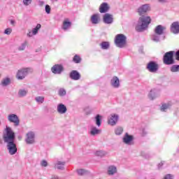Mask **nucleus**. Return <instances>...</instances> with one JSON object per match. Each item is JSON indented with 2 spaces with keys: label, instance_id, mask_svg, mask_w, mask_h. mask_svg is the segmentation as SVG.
Returning a JSON list of instances; mask_svg holds the SVG:
<instances>
[{
  "label": "nucleus",
  "instance_id": "13",
  "mask_svg": "<svg viewBox=\"0 0 179 179\" xmlns=\"http://www.w3.org/2000/svg\"><path fill=\"white\" fill-rule=\"evenodd\" d=\"M64 66L62 64H55L51 68V72H52L55 75H61L64 72Z\"/></svg>",
  "mask_w": 179,
  "mask_h": 179
},
{
  "label": "nucleus",
  "instance_id": "39",
  "mask_svg": "<svg viewBox=\"0 0 179 179\" xmlns=\"http://www.w3.org/2000/svg\"><path fill=\"white\" fill-rule=\"evenodd\" d=\"M92 108L90 106H87L84 108V113L86 114V115L92 114Z\"/></svg>",
  "mask_w": 179,
  "mask_h": 179
},
{
  "label": "nucleus",
  "instance_id": "33",
  "mask_svg": "<svg viewBox=\"0 0 179 179\" xmlns=\"http://www.w3.org/2000/svg\"><path fill=\"white\" fill-rule=\"evenodd\" d=\"M58 95L60 97H64V96H66V90L64 88H59L58 90Z\"/></svg>",
  "mask_w": 179,
  "mask_h": 179
},
{
  "label": "nucleus",
  "instance_id": "53",
  "mask_svg": "<svg viewBox=\"0 0 179 179\" xmlns=\"http://www.w3.org/2000/svg\"><path fill=\"white\" fill-rule=\"evenodd\" d=\"M147 134H148V131H146V130L143 129V134L146 135Z\"/></svg>",
  "mask_w": 179,
  "mask_h": 179
},
{
  "label": "nucleus",
  "instance_id": "32",
  "mask_svg": "<svg viewBox=\"0 0 179 179\" xmlns=\"http://www.w3.org/2000/svg\"><path fill=\"white\" fill-rule=\"evenodd\" d=\"M100 45L102 50H108L110 48V43L107 41L102 42Z\"/></svg>",
  "mask_w": 179,
  "mask_h": 179
},
{
  "label": "nucleus",
  "instance_id": "42",
  "mask_svg": "<svg viewBox=\"0 0 179 179\" xmlns=\"http://www.w3.org/2000/svg\"><path fill=\"white\" fill-rule=\"evenodd\" d=\"M31 2H33V0H23L24 6H29V5L31 4Z\"/></svg>",
  "mask_w": 179,
  "mask_h": 179
},
{
  "label": "nucleus",
  "instance_id": "14",
  "mask_svg": "<svg viewBox=\"0 0 179 179\" xmlns=\"http://www.w3.org/2000/svg\"><path fill=\"white\" fill-rule=\"evenodd\" d=\"M171 33L173 34H179V22H173L170 27Z\"/></svg>",
  "mask_w": 179,
  "mask_h": 179
},
{
  "label": "nucleus",
  "instance_id": "12",
  "mask_svg": "<svg viewBox=\"0 0 179 179\" xmlns=\"http://www.w3.org/2000/svg\"><path fill=\"white\" fill-rule=\"evenodd\" d=\"M8 120L9 121V122H13L15 127H19L20 124V120H19V117L16 114L8 115Z\"/></svg>",
  "mask_w": 179,
  "mask_h": 179
},
{
  "label": "nucleus",
  "instance_id": "46",
  "mask_svg": "<svg viewBox=\"0 0 179 179\" xmlns=\"http://www.w3.org/2000/svg\"><path fill=\"white\" fill-rule=\"evenodd\" d=\"M164 179H173V175H171V174H167L166 176H165V177L164 178Z\"/></svg>",
  "mask_w": 179,
  "mask_h": 179
},
{
  "label": "nucleus",
  "instance_id": "19",
  "mask_svg": "<svg viewBox=\"0 0 179 179\" xmlns=\"http://www.w3.org/2000/svg\"><path fill=\"white\" fill-rule=\"evenodd\" d=\"M110 10V6H108V3H102L99 6V12L100 13H107Z\"/></svg>",
  "mask_w": 179,
  "mask_h": 179
},
{
  "label": "nucleus",
  "instance_id": "7",
  "mask_svg": "<svg viewBox=\"0 0 179 179\" xmlns=\"http://www.w3.org/2000/svg\"><path fill=\"white\" fill-rule=\"evenodd\" d=\"M146 69L151 73H156L159 71V64L155 61H150L146 66Z\"/></svg>",
  "mask_w": 179,
  "mask_h": 179
},
{
  "label": "nucleus",
  "instance_id": "16",
  "mask_svg": "<svg viewBox=\"0 0 179 179\" xmlns=\"http://www.w3.org/2000/svg\"><path fill=\"white\" fill-rule=\"evenodd\" d=\"M69 78L72 80H79L80 79V73L76 70H73L69 73Z\"/></svg>",
  "mask_w": 179,
  "mask_h": 179
},
{
  "label": "nucleus",
  "instance_id": "47",
  "mask_svg": "<svg viewBox=\"0 0 179 179\" xmlns=\"http://www.w3.org/2000/svg\"><path fill=\"white\" fill-rule=\"evenodd\" d=\"M176 60L179 61V50L175 53Z\"/></svg>",
  "mask_w": 179,
  "mask_h": 179
},
{
  "label": "nucleus",
  "instance_id": "3",
  "mask_svg": "<svg viewBox=\"0 0 179 179\" xmlns=\"http://www.w3.org/2000/svg\"><path fill=\"white\" fill-rule=\"evenodd\" d=\"M166 30V27L163 25H157L155 27L154 34L150 36L151 41L154 43H160L161 40H164L166 36H163V34H164Z\"/></svg>",
  "mask_w": 179,
  "mask_h": 179
},
{
  "label": "nucleus",
  "instance_id": "8",
  "mask_svg": "<svg viewBox=\"0 0 179 179\" xmlns=\"http://www.w3.org/2000/svg\"><path fill=\"white\" fill-rule=\"evenodd\" d=\"M120 120V115L116 113H112L108 117V124L111 125V127H115L117 125Z\"/></svg>",
  "mask_w": 179,
  "mask_h": 179
},
{
  "label": "nucleus",
  "instance_id": "5",
  "mask_svg": "<svg viewBox=\"0 0 179 179\" xmlns=\"http://www.w3.org/2000/svg\"><path fill=\"white\" fill-rule=\"evenodd\" d=\"M163 62L165 65H174V51H169L164 54L163 57Z\"/></svg>",
  "mask_w": 179,
  "mask_h": 179
},
{
  "label": "nucleus",
  "instance_id": "15",
  "mask_svg": "<svg viewBox=\"0 0 179 179\" xmlns=\"http://www.w3.org/2000/svg\"><path fill=\"white\" fill-rule=\"evenodd\" d=\"M118 173V170L117 169V167L115 165H109L107 167V174L108 176H115Z\"/></svg>",
  "mask_w": 179,
  "mask_h": 179
},
{
  "label": "nucleus",
  "instance_id": "54",
  "mask_svg": "<svg viewBox=\"0 0 179 179\" xmlns=\"http://www.w3.org/2000/svg\"><path fill=\"white\" fill-rule=\"evenodd\" d=\"M0 125H1V121H0Z\"/></svg>",
  "mask_w": 179,
  "mask_h": 179
},
{
  "label": "nucleus",
  "instance_id": "34",
  "mask_svg": "<svg viewBox=\"0 0 179 179\" xmlns=\"http://www.w3.org/2000/svg\"><path fill=\"white\" fill-rule=\"evenodd\" d=\"M96 156L99 157H104L107 155V152L103 150H98L95 152Z\"/></svg>",
  "mask_w": 179,
  "mask_h": 179
},
{
  "label": "nucleus",
  "instance_id": "17",
  "mask_svg": "<svg viewBox=\"0 0 179 179\" xmlns=\"http://www.w3.org/2000/svg\"><path fill=\"white\" fill-rule=\"evenodd\" d=\"M160 94H159V91L156 89L151 90L148 94V98L150 100H155L157 97H159Z\"/></svg>",
  "mask_w": 179,
  "mask_h": 179
},
{
  "label": "nucleus",
  "instance_id": "25",
  "mask_svg": "<svg viewBox=\"0 0 179 179\" xmlns=\"http://www.w3.org/2000/svg\"><path fill=\"white\" fill-rule=\"evenodd\" d=\"M65 164V162L57 161L55 163V169H57V170H64Z\"/></svg>",
  "mask_w": 179,
  "mask_h": 179
},
{
  "label": "nucleus",
  "instance_id": "21",
  "mask_svg": "<svg viewBox=\"0 0 179 179\" xmlns=\"http://www.w3.org/2000/svg\"><path fill=\"white\" fill-rule=\"evenodd\" d=\"M72 22L69 21V19L66 18L64 20L62 29L66 31L68 29H71Z\"/></svg>",
  "mask_w": 179,
  "mask_h": 179
},
{
  "label": "nucleus",
  "instance_id": "24",
  "mask_svg": "<svg viewBox=\"0 0 179 179\" xmlns=\"http://www.w3.org/2000/svg\"><path fill=\"white\" fill-rule=\"evenodd\" d=\"M11 82L12 80L9 77L3 78V80L1 82V86H3V87H6V86H9V85H10Z\"/></svg>",
  "mask_w": 179,
  "mask_h": 179
},
{
  "label": "nucleus",
  "instance_id": "41",
  "mask_svg": "<svg viewBox=\"0 0 179 179\" xmlns=\"http://www.w3.org/2000/svg\"><path fill=\"white\" fill-rule=\"evenodd\" d=\"M45 11L46 12V13L48 15H50V13H51V7L50 6V5H48V4L45 5Z\"/></svg>",
  "mask_w": 179,
  "mask_h": 179
},
{
  "label": "nucleus",
  "instance_id": "20",
  "mask_svg": "<svg viewBox=\"0 0 179 179\" xmlns=\"http://www.w3.org/2000/svg\"><path fill=\"white\" fill-rule=\"evenodd\" d=\"M91 23L92 24H99L100 23V15L94 14L91 16Z\"/></svg>",
  "mask_w": 179,
  "mask_h": 179
},
{
  "label": "nucleus",
  "instance_id": "35",
  "mask_svg": "<svg viewBox=\"0 0 179 179\" xmlns=\"http://www.w3.org/2000/svg\"><path fill=\"white\" fill-rule=\"evenodd\" d=\"M41 29V24H38L36 27L32 29V34H34V36H36V34L38 33V30H40Z\"/></svg>",
  "mask_w": 179,
  "mask_h": 179
},
{
  "label": "nucleus",
  "instance_id": "44",
  "mask_svg": "<svg viewBox=\"0 0 179 179\" xmlns=\"http://www.w3.org/2000/svg\"><path fill=\"white\" fill-rule=\"evenodd\" d=\"M41 166H42V167H47V166H48V162H47V161H45V160H42L41 162Z\"/></svg>",
  "mask_w": 179,
  "mask_h": 179
},
{
  "label": "nucleus",
  "instance_id": "50",
  "mask_svg": "<svg viewBox=\"0 0 179 179\" xmlns=\"http://www.w3.org/2000/svg\"><path fill=\"white\" fill-rule=\"evenodd\" d=\"M51 179H59V177L56 175H52Z\"/></svg>",
  "mask_w": 179,
  "mask_h": 179
},
{
  "label": "nucleus",
  "instance_id": "49",
  "mask_svg": "<svg viewBox=\"0 0 179 179\" xmlns=\"http://www.w3.org/2000/svg\"><path fill=\"white\" fill-rule=\"evenodd\" d=\"M33 36H34V34H33L32 31H29V32L27 34V36H28V37H33Z\"/></svg>",
  "mask_w": 179,
  "mask_h": 179
},
{
  "label": "nucleus",
  "instance_id": "29",
  "mask_svg": "<svg viewBox=\"0 0 179 179\" xmlns=\"http://www.w3.org/2000/svg\"><path fill=\"white\" fill-rule=\"evenodd\" d=\"M101 118H103V116L101 115H96L95 117V123L99 127L101 126Z\"/></svg>",
  "mask_w": 179,
  "mask_h": 179
},
{
  "label": "nucleus",
  "instance_id": "48",
  "mask_svg": "<svg viewBox=\"0 0 179 179\" xmlns=\"http://www.w3.org/2000/svg\"><path fill=\"white\" fill-rule=\"evenodd\" d=\"M164 164V162H161L159 164H158V168L160 169H162V167H163V165Z\"/></svg>",
  "mask_w": 179,
  "mask_h": 179
},
{
  "label": "nucleus",
  "instance_id": "37",
  "mask_svg": "<svg viewBox=\"0 0 179 179\" xmlns=\"http://www.w3.org/2000/svg\"><path fill=\"white\" fill-rule=\"evenodd\" d=\"M73 62H75V64H80V61H82V59L79 55H76L73 58Z\"/></svg>",
  "mask_w": 179,
  "mask_h": 179
},
{
  "label": "nucleus",
  "instance_id": "36",
  "mask_svg": "<svg viewBox=\"0 0 179 179\" xmlns=\"http://www.w3.org/2000/svg\"><path fill=\"white\" fill-rule=\"evenodd\" d=\"M35 101L38 104H43L44 103V96H36Z\"/></svg>",
  "mask_w": 179,
  "mask_h": 179
},
{
  "label": "nucleus",
  "instance_id": "28",
  "mask_svg": "<svg viewBox=\"0 0 179 179\" xmlns=\"http://www.w3.org/2000/svg\"><path fill=\"white\" fill-rule=\"evenodd\" d=\"M169 71L172 72V73H177L179 72V65L178 64H173L169 68Z\"/></svg>",
  "mask_w": 179,
  "mask_h": 179
},
{
  "label": "nucleus",
  "instance_id": "6",
  "mask_svg": "<svg viewBox=\"0 0 179 179\" xmlns=\"http://www.w3.org/2000/svg\"><path fill=\"white\" fill-rule=\"evenodd\" d=\"M115 43L117 47H119V48H124V47H125L127 45V36L122 34L116 35Z\"/></svg>",
  "mask_w": 179,
  "mask_h": 179
},
{
  "label": "nucleus",
  "instance_id": "18",
  "mask_svg": "<svg viewBox=\"0 0 179 179\" xmlns=\"http://www.w3.org/2000/svg\"><path fill=\"white\" fill-rule=\"evenodd\" d=\"M110 85L115 89H118L120 87V78L117 76H114L110 80Z\"/></svg>",
  "mask_w": 179,
  "mask_h": 179
},
{
  "label": "nucleus",
  "instance_id": "40",
  "mask_svg": "<svg viewBox=\"0 0 179 179\" xmlns=\"http://www.w3.org/2000/svg\"><path fill=\"white\" fill-rule=\"evenodd\" d=\"M141 155L145 159H150V155H149V153L145 152L144 151L141 152Z\"/></svg>",
  "mask_w": 179,
  "mask_h": 179
},
{
  "label": "nucleus",
  "instance_id": "45",
  "mask_svg": "<svg viewBox=\"0 0 179 179\" xmlns=\"http://www.w3.org/2000/svg\"><path fill=\"white\" fill-rule=\"evenodd\" d=\"M38 6L43 7V5H45V2L44 1L39 0L38 1Z\"/></svg>",
  "mask_w": 179,
  "mask_h": 179
},
{
  "label": "nucleus",
  "instance_id": "10",
  "mask_svg": "<svg viewBox=\"0 0 179 179\" xmlns=\"http://www.w3.org/2000/svg\"><path fill=\"white\" fill-rule=\"evenodd\" d=\"M122 142L125 145L132 146V145H134V136L129 135L128 133H125L122 138Z\"/></svg>",
  "mask_w": 179,
  "mask_h": 179
},
{
  "label": "nucleus",
  "instance_id": "51",
  "mask_svg": "<svg viewBox=\"0 0 179 179\" xmlns=\"http://www.w3.org/2000/svg\"><path fill=\"white\" fill-rule=\"evenodd\" d=\"M158 2H160L161 3H165V2H167L169 0H157Z\"/></svg>",
  "mask_w": 179,
  "mask_h": 179
},
{
  "label": "nucleus",
  "instance_id": "27",
  "mask_svg": "<svg viewBox=\"0 0 179 179\" xmlns=\"http://www.w3.org/2000/svg\"><path fill=\"white\" fill-rule=\"evenodd\" d=\"M100 132H101V129H97L96 127H92L91 128L90 135H92V136H96V135H99Z\"/></svg>",
  "mask_w": 179,
  "mask_h": 179
},
{
  "label": "nucleus",
  "instance_id": "52",
  "mask_svg": "<svg viewBox=\"0 0 179 179\" xmlns=\"http://www.w3.org/2000/svg\"><path fill=\"white\" fill-rule=\"evenodd\" d=\"M10 24H12V26H15V23H16V22L13 20H10Z\"/></svg>",
  "mask_w": 179,
  "mask_h": 179
},
{
  "label": "nucleus",
  "instance_id": "11",
  "mask_svg": "<svg viewBox=\"0 0 179 179\" xmlns=\"http://www.w3.org/2000/svg\"><path fill=\"white\" fill-rule=\"evenodd\" d=\"M36 134L34 131H29L26 135L25 142L28 145H33L36 142Z\"/></svg>",
  "mask_w": 179,
  "mask_h": 179
},
{
  "label": "nucleus",
  "instance_id": "1",
  "mask_svg": "<svg viewBox=\"0 0 179 179\" xmlns=\"http://www.w3.org/2000/svg\"><path fill=\"white\" fill-rule=\"evenodd\" d=\"M150 10V4H142L137 9L136 12L139 15V18L136 25V30L138 32L145 31L149 27V24L152 22L150 17L146 15Z\"/></svg>",
  "mask_w": 179,
  "mask_h": 179
},
{
  "label": "nucleus",
  "instance_id": "2",
  "mask_svg": "<svg viewBox=\"0 0 179 179\" xmlns=\"http://www.w3.org/2000/svg\"><path fill=\"white\" fill-rule=\"evenodd\" d=\"M15 138L16 136L13 130L10 127H6L3 133V139L5 143H6L8 153L11 156L17 153V147L16 146V143H15Z\"/></svg>",
  "mask_w": 179,
  "mask_h": 179
},
{
  "label": "nucleus",
  "instance_id": "38",
  "mask_svg": "<svg viewBox=\"0 0 179 179\" xmlns=\"http://www.w3.org/2000/svg\"><path fill=\"white\" fill-rule=\"evenodd\" d=\"M77 173L78 176H85L89 173V171H86L85 169H78L77 170Z\"/></svg>",
  "mask_w": 179,
  "mask_h": 179
},
{
  "label": "nucleus",
  "instance_id": "9",
  "mask_svg": "<svg viewBox=\"0 0 179 179\" xmlns=\"http://www.w3.org/2000/svg\"><path fill=\"white\" fill-rule=\"evenodd\" d=\"M102 22L104 24L111 26L114 23V15L110 13H105L102 17Z\"/></svg>",
  "mask_w": 179,
  "mask_h": 179
},
{
  "label": "nucleus",
  "instance_id": "31",
  "mask_svg": "<svg viewBox=\"0 0 179 179\" xmlns=\"http://www.w3.org/2000/svg\"><path fill=\"white\" fill-rule=\"evenodd\" d=\"M122 132H124V128L122 127H117L115 129V134L117 136L122 135Z\"/></svg>",
  "mask_w": 179,
  "mask_h": 179
},
{
  "label": "nucleus",
  "instance_id": "23",
  "mask_svg": "<svg viewBox=\"0 0 179 179\" xmlns=\"http://www.w3.org/2000/svg\"><path fill=\"white\" fill-rule=\"evenodd\" d=\"M28 93L29 90L26 89H20L17 92V96L20 97V99H22L23 97H26Z\"/></svg>",
  "mask_w": 179,
  "mask_h": 179
},
{
  "label": "nucleus",
  "instance_id": "43",
  "mask_svg": "<svg viewBox=\"0 0 179 179\" xmlns=\"http://www.w3.org/2000/svg\"><path fill=\"white\" fill-rule=\"evenodd\" d=\"M12 33V28H7L4 31V34H7V36H9Z\"/></svg>",
  "mask_w": 179,
  "mask_h": 179
},
{
  "label": "nucleus",
  "instance_id": "22",
  "mask_svg": "<svg viewBox=\"0 0 179 179\" xmlns=\"http://www.w3.org/2000/svg\"><path fill=\"white\" fill-rule=\"evenodd\" d=\"M57 110L59 114H65V113H66V111L68 110L66 106L63 103H59V105H57Z\"/></svg>",
  "mask_w": 179,
  "mask_h": 179
},
{
  "label": "nucleus",
  "instance_id": "30",
  "mask_svg": "<svg viewBox=\"0 0 179 179\" xmlns=\"http://www.w3.org/2000/svg\"><path fill=\"white\" fill-rule=\"evenodd\" d=\"M27 41H24L21 45L17 48L18 51H24L26 47H27Z\"/></svg>",
  "mask_w": 179,
  "mask_h": 179
},
{
  "label": "nucleus",
  "instance_id": "4",
  "mask_svg": "<svg viewBox=\"0 0 179 179\" xmlns=\"http://www.w3.org/2000/svg\"><path fill=\"white\" fill-rule=\"evenodd\" d=\"M32 72L33 69L31 68H22L17 71L15 76L17 80H23L29 73H31Z\"/></svg>",
  "mask_w": 179,
  "mask_h": 179
},
{
  "label": "nucleus",
  "instance_id": "26",
  "mask_svg": "<svg viewBox=\"0 0 179 179\" xmlns=\"http://www.w3.org/2000/svg\"><path fill=\"white\" fill-rule=\"evenodd\" d=\"M171 107V103H162L161 107H160V111L162 113H166Z\"/></svg>",
  "mask_w": 179,
  "mask_h": 179
}]
</instances>
